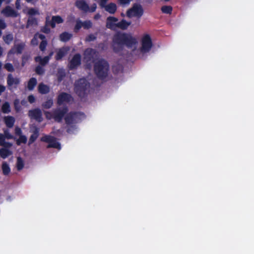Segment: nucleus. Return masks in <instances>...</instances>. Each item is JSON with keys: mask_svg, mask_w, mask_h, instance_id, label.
Wrapping results in <instances>:
<instances>
[{"mask_svg": "<svg viewBox=\"0 0 254 254\" xmlns=\"http://www.w3.org/2000/svg\"><path fill=\"white\" fill-rule=\"evenodd\" d=\"M137 43L136 39L130 34L117 32L113 37L112 48L116 54L122 52L124 47L130 48Z\"/></svg>", "mask_w": 254, "mask_h": 254, "instance_id": "nucleus-1", "label": "nucleus"}, {"mask_svg": "<svg viewBox=\"0 0 254 254\" xmlns=\"http://www.w3.org/2000/svg\"><path fill=\"white\" fill-rule=\"evenodd\" d=\"M109 68L110 66L108 62L103 59L99 60L94 65L95 74L101 80H104L107 77Z\"/></svg>", "mask_w": 254, "mask_h": 254, "instance_id": "nucleus-2", "label": "nucleus"}, {"mask_svg": "<svg viewBox=\"0 0 254 254\" xmlns=\"http://www.w3.org/2000/svg\"><path fill=\"white\" fill-rule=\"evenodd\" d=\"M89 82L84 78H81L75 82L74 91L80 98H84L87 94V91L90 87Z\"/></svg>", "mask_w": 254, "mask_h": 254, "instance_id": "nucleus-3", "label": "nucleus"}, {"mask_svg": "<svg viewBox=\"0 0 254 254\" xmlns=\"http://www.w3.org/2000/svg\"><path fill=\"white\" fill-rule=\"evenodd\" d=\"M84 115V114L83 113L70 112L65 116V123L67 126H69L66 129L67 132L70 133L74 129V126L70 125L71 124L76 123L77 121L79 119V117Z\"/></svg>", "mask_w": 254, "mask_h": 254, "instance_id": "nucleus-4", "label": "nucleus"}, {"mask_svg": "<svg viewBox=\"0 0 254 254\" xmlns=\"http://www.w3.org/2000/svg\"><path fill=\"white\" fill-rule=\"evenodd\" d=\"M67 112L68 108L66 106L62 108H57L53 111L52 117L56 122L60 123Z\"/></svg>", "mask_w": 254, "mask_h": 254, "instance_id": "nucleus-5", "label": "nucleus"}, {"mask_svg": "<svg viewBox=\"0 0 254 254\" xmlns=\"http://www.w3.org/2000/svg\"><path fill=\"white\" fill-rule=\"evenodd\" d=\"M152 46V42L149 35L145 34L142 38L141 51L143 53L148 52Z\"/></svg>", "mask_w": 254, "mask_h": 254, "instance_id": "nucleus-6", "label": "nucleus"}, {"mask_svg": "<svg viewBox=\"0 0 254 254\" xmlns=\"http://www.w3.org/2000/svg\"><path fill=\"white\" fill-rule=\"evenodd\" d=\"M133 15L140 17L143 14V9L140 4H134L132 8L128 9L127 12V15L130 17Z\"/></svg>", "mask_w": 254, "mask_h": 254, "instance_id": "nucleus-7", "label": "nucleus"}, {"mask_svg": "<svg viewBox=\"0 0 254 254\" xmlns=\"http://www.w3.org/2000/svg\"><path fill=\"white\" fill-rule=\"evenodd\" d=\"M28 116L31 119L41 123L43 121L42 112L39 108H35L28 111Z\"/></svg>", "mask_w": 254, "mask_h": 254, "instance_id": "nucleus-8", "label": "nucleus"}, {"mask_svg": "<svg viewBox=\"0 0 254 254\" xmlns=\"http://www.w3.org/2000/svg\"><path fill=\"white\" fill-rule=\"evenodd\" d=\"M73 101L72 96L65 92L61 93L57 97V104L59 105H62L64 102L69 103Z\"/></svg>", "mask_w": 254, "mask_h": 254, "instance_id": "nucleus-9", "label": "nucleus"}, {"mask_svg": "<svg viewBox=\"0 0 254 254\" xmlns=\"http://www.w3.org/2000/svg\"><path fill=\"white\" fill-rule=\"evenodd\" d=\"M81 57L79 54H75L69 64V67L70 69L76 68L81 64Z\"/></svg>", "mask_w": 254, "mask_h": 254, "instance_id": "nucleus-10", "label": "nucleus"}, {"mask_svg": "<svg viewBox=\"0 0 254 254\" xmlns=\"http://www.w3.org/2000/svg\"><path fill=\"white\" fill-rule=\"evenodd\" d=\"M49 17H46V24L47 25H50L52 28H54L56 24L62 23L64 22L63 19L59 15L53 16L51 20L49 21Z\"/></svg>", "mask_w": 254, "mask_h": 254, "instance_id": "nucleus-11", "label": "nucleus"}, {"mask_svg": "<svg viewBox=\"0 0 254 254\" xmlns=\"http://www.w3.org/2000/svg\"><path fill=\"white\" fill-rule=\"evenodd\" d=\"M25 44L23 42L15 44L14 47L9 51L8 54H21L25 48Z\"/></svg>", "mask_w": 254, "mask_h": 254, "instance_id": "nucleus-12", "label": "nucleus"}, {"mask_svg": "<svg viewBox=\"0 0 254 254\" xmlns=\"http://www.w3.org/2000/svg\"><path fill=\"white\" fill-rule=\"evenodd\" d=\"M20 79L17 77H13L11 74H9L7 77V84L8 87H13L16 88L20 83Z\"/></svg>", "mask_w": 254, "mask_h": 254, "instance_id": "nucleus-13", "label": "nucleus"}, {"mask_svg": "<svg viewBox=\"0 0 254 254\" xmlns=\"http://www.w3.org/2000/svg\"><path fill=\"white\" fill-rule=\"evenodd\" d=\"M2 12L6 17H16L18 15V12L10 6H6Z\"/></svg>", "mask_w": 254, "mask_h": 254, "instance_id": "nucleus-14", "label": "nucleus"}, {"mask_svg": "<svg viewBox=\"0 0 254 254\" xmlns=\"http://www.w3.org/2000/svg\"><path fill=\"white\" fill-rule=\"evenodd\" d=\"M75 6L84 12H87L89 11V5L85 0H77L75 2Z\"/></svg>", "mask_w": 254, "mask_h": 254, "instance_id": "nucleus-15", "label": "nucleus"}, {"mask_svg": "<svg viewBox=\"0 0 254 254\" xmlns=\"http://www.w3.org/2000/svg\"><path fill=\"white\" fill-rule=\"evenodd\" d=\"M118 21V19L115 17L109 16L107 18L106 27L111 30H115L116 27V22Z\"/></svg>", "mask_w": 254, "mask_h": 254, "instance_id": "nucleus-16", "label": "nucleus"}, {"mask_svg": "<svg viewBox=\"0 0 254 254\" xmlns=\"http://www.w3.org/2000/svg\"><path fill=\"white\" fill-rule=\"evenodd\" d=\"M39 128L37 127H34L32 134L31 135L28 142V144H32L37 139L39 135Z\"/></svg>", "mask_w": 254, "mask_h": 254, "instance_id": "nucleus-17", "label": "nucleus"}, {"mask_svg": "<svg viewBox=\"0 0 254 254\" xmlns=\"http://www.w3.org/2000/svg\"><path fill=\"white\" fill-rule=\"evenodd\" d=\"M105 10L110 14H114L117 9V5L113 2H110L103 7Z\"/></svg>", "mask_w": 254, "mask_h": 254, "instance_id": "nucleus-18", "label": "nucleus"}, {"mask_svg": "<svg viewBox=\"0 0 254 254\" xmlns=\"http://www.w3.org/2000/svg\"><path fill=\"white\" fill-rule=\"evenodd\" d=\"M68 48L63 47L59 49L55 56L57 61H60L66 55Z\"/></svg>", "mask_w": 254, "mask_h": 254, "instance_id": "nucleus-19", "label": "nucleus"}, {"mask_svg": "<svg viewBox=\"0 0 254 254\" xmlns=\"http://www.w3.org/2000/svg\"><path fill=\"white\" fill-rule=\"evenodd\" d=\"M131 24V22H128L125 19H123L120 22L116 23V27L122 30H126L128 26Z\"/></svg>", "mask_w": 254, "mask_h": 254, "instance_id": "nucleus-20", "label": "nucleus"}, {"mask_svg": "<svg viewBox=\"0 0 254 254\" xmlns=\"http://www.w3.org/2000/svg\"><path fill=\"white\" fill-rule=\"evenodd\" d=\"M38 89V92L42 94H46L50 92L49 87L43 83L39 84Z\"/></svg>", "mask_w": 254, "mask_h": 254, "instance_id": "nucleus-21", "label": "nucleus"}, {"mask_svg": "<svg viewBox=\"0 0 254 254\" xmlns=\"http://www.w3.org/2000/svg\"><path fill=\"white\" fill-rule=\"evenodd\" d=\"M4 121L6 127L8 128L12 127L15 123V119L12 116L5 117Z\"/></svg>", "mask_w": 254, "mask_h": 254, "instance_id": "nucleus-22", "label": "nucleus"}, {"mask_svg": "<svg viewBox=\"0 0 254 254\" xmlns=\"http://www.w3.org/2000/svg\"><path fill=\"white\" fill-rule=\"evenodd\" d=\"M72 37V34L67 32H64L60 35V40L63 42L68 41Z\"/></svg>", "mask_w": 254, "mask_h": 254, "instance_id": "nucleus-23", "label": "nucleus"}, {"mask_svg": "<svg viewBox=\"0 0 254 254\" xmlns=\"http://www.w3.org/2000/svg\"><path fill=\"white\" fill-rule=\"evenodd\" d=\"M34 60L36 62H38L41 66L46 65L49 62L48 58L46 57L42 58L41 56H37L35 57Z\"/></svg>", "mask_w": 254, "mask_h": 254, "instance_id": "nucleus-24", "label": "nucleus"}, {"mask_svg": "<svg viewBox=\"0 0 254 254\" xmlns=\"http://www.w3.org/2000/svg\"><path fill=\"white\" fill-rule=\"evenodd\" d=\"M47 148H54L60 149L61 148V144L58 142L56 140V138L54 137L48 145Z\"/></svg>", "mask_w": 254, "mask_h": 254, "instance_id": "nucleus-25", "label": "nucleus"}, {"mask_svg": "<svg viewBox=\"0 0 254 254\" xmlns=\"http://www.w3.org/2000/svg\"><path fill=\"white\" fill-rule=\"evenodd\" d=\"M11 154V151L8 149L1 148H0V156L3 158L5 159Z\"/></svg>", "mask_w": 254, "mask_h": 254, "instance_id": "nucleus-26", "label": "nucleus"}, {"mask_svg": "<svg viewBox=\"0 0 254 254\" xmlns=\"http://www.w3.org/2000/svg\"><path fill=\"white\" fill-rule=\"evenodd\" d=\"M2 173L4 175H8L10 172V168L6 162H3L1 165Z\"/></svg>", "mask_w": 254, "mask_h": 254, "instance_id": "nucleus-27", "label": "nucleus"}, {"mask_svg": "<svg viewBox=\"0 0 254 254\" xmlns=\"http://www.w3.org/2000/svg\"><path fill=\"white\" fill-rule=\"evenodd\" d=\"M37 79L34 77L31 78L28 82L27 88L29 90H32L37 84Z\"/></svg>", "mask_w": 254, "mask_h": 254, "instance_id": "nucleus-28", "label": "nucleus"}, {"mask_svg": "<svg viewBox=\"0 0 254 254\" xmlns=\"http://www.w3.org/2000/svg\"><path fill=\"white\" fill-rule=\"evenodd\" d=\"M2 39L5 44L9 45L13 40V36L12 34L9 33L4 35L2 37Z\"/></svg>", "mask_w": 254, "mask_h": 254, "instance_id": "nucleus-29", "label": "nucleus"}, {"mask_svg": "<svg viewBox=\"0 0 254 254\" xmlns=\"http://www.w3.org/2000/svg\"><path fill=\"white\" fill-rule=\"evenodd\" d=\"M1 111L4 114H8L10 112V106L8 102H5L1 106Z\"/></svg>", "mask_w": 254, "mask_h": 254, "instance_id": "nucleus-30", "label": "nucleus"}, {"mask_svg": "<svg viewBox=\"0 0 254 254\" xmlns=\"http://www.w3.org/2000/svg\"><path fill=\"white\" fill-rule=\"evenodd\" d=\"M38 24L37 20L35 17L29 16L27 22V27L29 26H33V25H37Z\"/></svg>", "mask_w": 254, "mask_h": 254, "instance_id": "nucleus-31", "label": "nucleus"}, {"mask_svg": "<svg viewBox=\"0 0 254 254\" xmlns=\"http://www.w3.org/2000/svg\"><path fill=\"white\" fill-rule=\"evenodd\" d=\"M24 166V163L23 159L20 157L17 158L16 168L18 171L21 170Z\"/></svg>", "mask_w": 254, "mask_h": 254, "instance_id": "nucleus-32", "label": "nucleus"}, {"mask_svg": "<svg viewBox=\"0 0 254 254\" xmlns=\"http://www.w3.org/2000/svg\"><path fill=\"white\" fill-rule=\"evenodd\" d=\"M27 141V137L24 135H20L16 140V144L20 145L21 143L25 144Z\"/></svg>", "mask_w": 254, "mask_h": 254, "instance_id": "nucleus-33", "label": "nucleus"}, {"mask_svg": "<svg viewBox=\"0 0 254 254\" xmlns=\"http://www.w3.org/2000/svg\"><path fill=\"white\" fill-rule=\"evenodd\" d=\"M161 11L163 13L166 14H171L173 8L171 6L164 5L161 7Z\"/></svg>", "mask_w": 254, "mask_h": 254, "instance_id": "nucleus-34", "label": "nucleus"}, {"mask_svg": "<svg viewBox=\"0 0 254 254\" xmlns=\"http://www.w3.org/2000/svg\"><path fill=\"white\" fill-rule=\"evenodd\" d=\"M83 27L82 22L80 19H77L76 21V24L74 28V31L77 32Z\"/></svg>", "mask_w": 254, "mask_h": 254, "instance_id": "nucleus-35", "label": "nucleus"}, {"mask_svg": "<svg viewBox=\"0 0 254 254\" xmlns=\"http://www.w3.org/2000/svg\"><path fill=\"white\" fill-rule=\"evenodd\" d=\"M53 105V101L52 99H49L43 103L42 106L45 109H50Z\"/></svg>", "mask_w": 254, "mask_h": 254, "instance_id": "nucleus-36", "label": "nucleus"}, {"mask_svg": "<svg viewBox=\"0 0 254 254\" xmlns=\"http://www.w3.org/2000/svg\"><path fill=\"white\" fill-rule=\"evenodd\" d=\"M20 104V101L18 99H15L13 101L14 109L16 112H19L21 110Z\"/></svg>", "mask_w": 254, "mask_h": 254, "instance_id": "nucleus-37", "label": "nucleus"}, {"mask_svg": "<svg viewBox=\"0 0 254 254\" xmlns=\"http://www.w3.org/2000/svg\"><path fill=\"white\" fill-rule=\"evenodd\" d=\"M35 71L37 74L40 75H43L45 72V69L40 65H37L35 67Z\"/></svg>", "mask_w": 254, "mask_h": 254, "instance_id": "nucleus-38", "label": "nucleus"}, {"mask_svg": "<svg viewBox=\"0 0 254 254\" xmlns=\"http://www.w3.org/2000/svg\"><path fill=\"white\" fill-rule=\"evenodd\" d=\"M47 45V41H42L39 45V49L40 51L43 52L45 51Z\"/></svg>", "mask_w": 254, "mask_h": 254, "instance_id": "nucleus-39", "label": "nucleus"}, {"mask_svg": "<svg viewBox=\"0 0 254 254\" xmlns=\"http://www.w3.org/2000/svg\"><path fill=\"white\" fill-rule=\"evenodd\" d=\"M83 27L85 29H88L92 27V23L90 20H86L82 22Z\"/></svg>", "mask_w": 254, "mask_h": 254, "instance_id": "nucleus-40", "label": "nucleus"}, {"mask_svg": "<svg viewBox=\"0 0 254 254\" xmlns=\"http://www.w3.org/2000/svg\"><path fill=\"white\" fill-rule=\"evenodd\" d=\"M4 67L9 72H13L14 68L11 63H6L4 64Z\"/></svg>", "mask_w": 254, "mask_h": 254, "instance_id": "nucleus-41", "label": "nucleus"}, {"mask_svg": "<svg viewBox=\"0 0 254 254\" xmlns=\"http://www.w3.org/2000/svg\"><path fill=\"white\" fill-rule=\"evenodd\" d=\"M53 137H53V136L46 135L43 136L42 137H41V140L43 142H47V143H49Z\"/></svg>", "mask_w": 254, "mask_h": 254, "instance_id": "nucleus-42", "label": "nucleus"}, {"mask_svg": "<svg viewBox=\"0 0 254 254\" xmlns=\"http://www.w3.org/2000/svg\"><path fill=\"white\" fill-rule=\"evenodd\" d=\"M58 80L59 81H62L64 78L65 77V74L64 71H59L58 72Z\"/></svg>", "mask_w": 254, "mask_h": 254, "instance_id": "nucleus-43", "label": "nucleus"}, {"mask_svg": "<svg viewBox=\"0 0 254 254\" xmlns=\"http://www.w3.org/2000/svg\"><path fill=\"white\" fill-rule=\"evenodd\" d=\"M30 56L28 55H23L22 57V62L21 65L24 66L26 63V62L28 61Z\"/></svg>", "mask_w": 254, "mask_h": 254, "instance_id": "nucleus-44", "label": "nucleus"}, {"mask_svg": "<svg viewBox=\"0 0 254 254\" xmlns=\"http://www.w3.org/2000/svg\"><path fill=\"white\" fill-rule=\"evenodd\" d=\"M96 39V36L93 34H90L86 36L85 40L87 42L93 41Z\"/></svg>", "mask_w": 254, "mask_h": 254, "instance_id": "nucleus-45", "label": "nucleus"}, {"mask_svg": "<svg viewBox=\"0 0 254 254\" xmlns=\"http://www.w3.org/2000/svg\"><path fill=\"white\" fill-rule=\"evenodd\" d=\"M38 40L37 38V34H36L31 41V44L33 46H37L38 45Z\"/></svg>", "mask_w": 254, "mask_h": 254, "instance_id": "nucleus-46", "label": "nucleus"}, {"mask_svg": "<svg viewBox=\"0 0 254 254\" xmlns=\"http://www.w3.org/2000/svg\"><path fill=\"white\" fill-rule=\"evenodd\" d=\"M37 13H38L37 10H36V9H35L33 8H30L28 11V14L30 16L34 15Z\"/></svg>", "mask_w": 254, "mask_h": 254, "instance_id": "nucleus-47", "label": "nucleus"}, {"mask_svg": "<svg viewBox=\"0 0 254 254\" xmlns=\"http://www.w3.org/2000/svg\"><path fill=\"white\" fill-rule=\"evenodd\" d=\"M14 131L15 135L17 136H19L20 135H23L21 129L18 127H15Z\"/></svg>", "mask_w": 254, "mask_h": 254, "instance_id": "nucleus-48", "label": "nucleus"}, {"mask_svg": "<svg viewBox=\"0 0 254 254\" xmlns=\"http://www.w3.org/2000/svg\"><path fill=\"white\" fill-rule=\"evenodd\" d=\"M49 25H47L46 24V26L43 27L42 29H41V31L44 33H46V34H48L50 32V29L48 27Z\"/></svg>", "mask_w": 254, "mask_h": 254, "instance_id": "nucleus-49", "label": "nucleus"}, {"mask_svg": "<svg viewBox=\"0 0 254 254\" xmlns=\"http://www.w3.org/2000/svg\"><path fill=\"white\" fill-rule=\"evenodd\" d=\"M96 8H97V5L95 3H94L93 4H92V5L90 7L89 6L88 12H93L95 11Z\"/></svg>", "mask_w": 254, "mask_h": 254, "instance_id": "nucleus-50", "label": "nucleus"}, {"mask_svg": "<svg viewBox=\"0 0 254 254\" xmlns=\"http://www.w3.org/2000/svg\"><path fill=\"white\" fill-rule=\"evenodd\" d=\"M28 100L30 103L32 104L35 102V98L33 95H30L28 97Z\"/></svg>", "mask_w": 254, "mask_h": 254, "instance_id": "nucleus-51", "label": "nucleus"}, {"mask_svg": "<svg viewBox=\"0 0 254 254\" xmlns=\"http://www.w3.org/2000/svg\"><path fill=\"white\" fill-rule=\"evenodd\" d=\"M5 143V136L1 133H0V145H4Z\"/></svg>", "mask_w": 254, "mask_h": 254, "instance_id": "nucleus-52", "label": "nucleus"}, {"mask_svg": "<svg viewBox=\"0 0 254 254\" xmlns=\"http://www.w3.org/2000/svg\"><path fill=\"white\" fill-rule=\"evenodd\" d=\"M6 27V24L4 20L0 19V29H4Z\"/></svg>", "mask_w": 254, "mask_h": 254, "instance_id": "nucleus-53", "label": "nucleus"}, {"mask_svg": "<svg viewBox=\"0 0 254 254\" xmlns=\"http://www.w3.org/2000/svg\"><path fill=\"white\" fill-rule=\"evenodd\" d=\"M108 0H100L99 5L101 8H103L106 4V3Z\"/></svg>", "mask_w": 254, "mask_h": 254, "instance_id": "nucleus-54", "label": "nucleus"}, {"mask_svg": "<svg viewBox=\"0 0 254 254\" xmlns=\"http://www.w3.org/2000/svg\"><path fill=\"white\" fill-rule=\"evenodd\" d=\"M4 134H5V138H7V139H12L13 138V136L12 135H11L10 133H9L7 131H5L4 132Z\"/></svg>", "mask_w": 254, "mask_h": 254, "instance_id": "nucleus-55", "label": "nucleus"}, {"mask_svg": "<svg viewBox=\"0 0 254 254\" xmlns=\"http://www.w3.org/2000/svg\"><path fill=\"white\" fill-rule=\"evenodd\" d=\"M37 34V38L40 39L41 40H42V41H47L46 39V36L43 35V34Z\"/></svg>", "mask_w": 254, "mask_h": 254, "instance_id": "nucleus-56", "label": "nucleus"}, {"mask_svg": "<svg viewBox=\"0 0 254 254\" xmlns=\"http://www.w3.org/2000/svg\"><path fill=\"white\" fill-rule=\"evenodd\" d=\"M5 90V87L3 85H0V96L1 95L2 93Z\"/></svg>", "mask_w": 254, "mask_h": 254, "instance_id": "nucleus-57", "label": "nucleus"}, {"mask_svg": "<svg viewBox=\"0 0 254 254\" xmlns=\"http://www.w3.org/2000/svg\"><path fill=\"white\" fill-rule=\"evenodd\" d=\"M11 145H12V144L10 142L5 141L4 145H2V146H4L5 147L9 148V147H10L11 146Z\"/></svg>", "mask_w": 254, "mask_h": 254, "instance_id": "nucleus-58", "label": "nucleus"}, {"mask_svg": "<svg viewBox=\"0 0 254 254\" xmlns=\"http://www.w3.org/2000/svg\"><path fill=\"white\" fill-rule=\"evenodd\" d=\"M53 54H54V52L52 51V52H50V53L49 54V55L48 56H46L45 57H47L48 58V60L49 61H50V60L51 59V58L53 56Z\"/></svg>", "mask_w": 254, "mask_h": 254, "instance_id": "nucleus-59", "label": "nucleus"}, {"mask_svg": "<svg viewBox=\"0 0 254 254\" xmlns=\"http://www.w3.org/2000/svg\"><path fill=\"white\" fill-rule=\"evenodd\" d=\"M20 103L22 106H26L27 102L26 100H25V99H23V100H21Z\"/></svg>", "mask_w": 254, "mask_h": 254, "instance_id": "nucleus-60", "label": "nucleus"}, {"mask_svg": "<svg viewBox=\"0 0 254 254\" xmlns=\"http://www.w3.org/2000/svg\"><path fill=\"white\" fill-rule=\"evenodd\" d=\"M100 17H101V15H100V14L97 13L94 15V18L96 20H97V19H99L100 18Z\"/></svg>", "mask_w": 254, "mask_h": 254, "instance_id": "nucleus-61", "label": "nucleus"}, {"mask_svg": "<svg viewBox=\"0 0 254 254\" xmlns=\"http://www.w3.org/2000/svg\"><path fill=\"white\" fill-rule=\"evenodd\" d=\"M15 5H16V7L17 8V9H19V7H20V4H19V0H17L16 1V2H15Z\"/></svg>", "mask_w": 254, "mask_h": 254, "instance_id": "nucleus-62", "label": "nucleus"}, {"mask_svg": "<svg viewBox=\"0 0 254 254\" xmlns=\"http://www.w3.org/2000/svg\"><path fill=\"white\" fill-rule=\"evenodd\" d=\"M93 51V50L92 49H89L87 50L86 52H88V54L90 55L91 54V53Z\"/></svg>", "mask_w": 254, "mask_h": 254, "instance_id": "nucleus-63", "label": "nucleus"}, {"mask_svg": "<svg viewBox=\"0 0 254 254\" xmlns=\"http://www.w3.org/2000/svg\"><path fill=\"white\" fill-rule=\"evenodd\" d=\"M2 48L0 46V57L2 55Z\"/></svg>", "mask_w": 254, "mask_h": 254, "instance_id": "nucleus-64", "label": "nucleus"}]
</instances>
